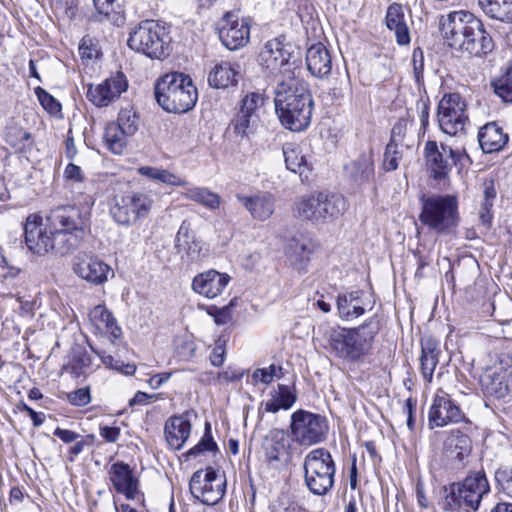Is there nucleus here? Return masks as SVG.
Segmentation results:
<instances>
[{"mask_svg":"<svg viewBox=\"0 0 512 512\" xmlns=\"http://www.w3.org/2000/svg\"><path fill=\"white\" fill-rule=\"evenodd\" d=\"M290 45L280 39L268 41L259 54L260 64L270 72L279 71L283 80L276 88L275 110L282 125L307 128L312 115V98L308 85L298 79L289 62Z\"/></svg>","mask_w":512,"mask_h":512,"instance_id":"obj_1","label":"nucleus"},{"mask_svg":"<svg viewBox=\"0 0 512 512\" xmlns=\"http://www.w3.org/2000/svg\"><path fill=\"white\" fill-rule=\"evenodd\" d=\"M439 25L447 44L457 51L480 57L494 49L493 39L482 21L468 11H452L443 15Z\"/></svg>","mask_w":512,"mask_h":512,"instance_id":"obj_2","label":"nucleus"},{"mask_svg":"<svg viewBox=\"0 0 512 512\" xmlns=\"http://www.w3.org/2000/svg\"><path fill=\"white\" fill-rule=\"evenodd\" d=\"M380 329V319L374 315L355 328L331 327L325 337L337 357L354 362L369 352Z\"/></svg>","mask_w":512,"mask_h":512,"instance_id":"obj_3","label":"nucleus"},{"mask_svg":"<svg viewBox=\"0 0 512 512\" xmlns=\"http://www.w3.org/2000/svg\"><path fill=\"white\" fill-rule=\"evenodd\" d=\"M158 104L167 112L185 113L198 99L197 88L189 75L170 72L160 77L154 87Z\"/></svg>","mask_w":512,"mask_h":512,"instance_id":"obj_4","label":"nucleus"},{"mask_svg":"<svg viewBox=\"0 0 512 512\" xmlns=\"http://www.w3.org/2000/svg\"><path fill=\"white\" fill-rule=\"evenodd\" d=\"M49 227L56 233V242L62 251L70 254L77 249L89 229L88 219L75 206H59L47 216Z\"/></svg>","mask_w":512,"mask_h":512,"instance_id":"obj_5","label":"nucleus"},{"mask_svg":"<svg viewBox=\"0 0 512 512\" xmlns=\"http://www.w3.org/2000/svg\"><path fill=\"white\" fill-rule=\"evenodd\" d=\"M346 208L342 195L322 191L299 197L293 211L297 218L318 224L338 218Z\"/></svg>","mask_w":512,"mask_h":512,"instance_id":"obj_6","label":"nucleus"},{"mask_svg":"<svg viewBox=\"0 0 512 512\" xmlns=\"http://www.w3.org/2000/svg\"><path fill=\"white\" fill-rule=\"evenodd\" d=\"M419 220L430 230L439 233H449L458 225V200L454 195L422 196Z\"/></svg>","mask_w":512,"mask_h":512,"instance_id":"obj_7","label":"nucleus"},{"mask_svg":"<svg viewBox=\"0 0 512 512\" xmlns=\"http://www.w3.org/2000/svg\"><path fill=\"white\" fill-rule=\"evenodd\" d=\"M128 46L151 59H164L169 55L170 38L164 26L155 20L141 21L130 32Z\"/></svg>","mask_w":512,"mask_h":512,"instance_id":"obj_8","label":"nucleus"},{"mask_svg":"<svg viewBox=\"0 0 512 512\" xmlns=\"http://www.w3.org/2000/svg\"><path fill=\"white\" fill-rule=\"evenodd\" d=\"M303 468L305 484L312 494L324 496L333 488L336 467L328 450L310 451L304 458Z\"/></svg>","mask_w":512,"mask_h":512,"instance_id":"obj_9","label":"nucleus"},{"mask_svg":"<svg viewBox=\"0 0 512 512\" xmlns=\"http://www.w3.org/2000/svg\"><path fill=\"white\" fill-rule=\"evenodd\" d=\"M153 206V199L147 193L130 191L114 195L110 201L109 213L120 226H130L146 218Z\"/></svg>","mask_w":512,"mask_h":512,"instance_id":"obj_10","label":"nucleus"},{"mask_svg":"<svg viewBox=\"0 0 512 512\" xmlns=\"http://www.w3.org/2000/svg\"><path fill=\"white\" fill-rule=\"evenodd\" d=\"M490 491L488 480L482 471L469 474L462 483L453 484L446 496V505L454 510L462 508L476 511L485 494Z\"/></svg>","mask_w":512,"mask_h":512,"instance_id":"obj_11","label":"nucleus"},{"mask_svg":"<svg viewBox=\"0 0 512 512\" xmlns=\"http://www.w3.org/2000/svg\"><path fill=\"white\" fill-rule=\"evenodd\" d=\"M329 425L325 416L303 409L291 415L290 432L292 439L301 446H311L323 442Z\"/></svg>","mask_w":512,"mask_h":512,"instance_id":"obj_12","label":"nucleus"},{"mask_svg":"<svg viewBox=\"0 0 512 512\" xmlns=\"http://www.w3.org/2000/svg\"><path fill=\"white\" fill-rule=\"evenodd\" d=\"M24 237L27 248L34 254L45 255L49 252L56 255H68L56 242V233L43 225V219L37 214H30L24 224Z\"/></svg>","mask_w":512,"mask_h":512,"instance_id":"obj_13","label":"nucleus"},{"mask_svg":"<svg viewBox=\"0 0 512 512\" xmlns=\"http://www.w3.org/2000/svg\"><path fill=\"white\" fill-rule=\"evenodd\" d=\"M189 489L192 496L205 505H216L225 495L226 481L213 468L193 473Z\"/></svg>","mask_w":512,"mask_h":512,"instance_id":"obj_14","label":"nucleus"},{"mask_svg":"<svg viewBox=\"0 0 512 512\" xmlns=\"http://www.w3.org/2000/svg\"><path fill=\"white\" fill-rule=\"evenodd\" d=\"M443 152L439 151L436 141H427L424 149V156L427 170L430 176L438 181L446 183L453 165H457L462 159L469 160L468 155H461L449 148L448 155L446 148L442 146Z\"/></svg>","mask_w":512,"mask_h":512,"instance_id":"obj_15","label":"nucleus"},{"mask_svg":"<svg viewBox=\"0 0 512 512\" xmlns=\"http://www.w3.org/2000/svg\"><path fill=\"white\" fill-rule=\"evenodd\" d=\"M485 392L498 399L506 397L512 386V358L504 356L488 367L480 377Z\"/></svg>","mask_w":512,"mask_h":512,"instance_id":"obj_16","label":"nucleus"},{"mask_svg":"<svg viewBox=\"0 0 512 512\" xmlns=\"http://www.w3.org/2000/svg\"><path fill=\"white\" fill-rule=\"evenodd\" d=\"M265 94L248 92L240 101L232 119L233 128H258L265 125Z\"/></svg>","mask_w":512,"mask_h":512,"instance_id":"obj_17","label":"nucleus"},{"mask_svg":"<svg viewBox=\"0 0 512 512\" xmlns=\"http://www.w3.org/2000/svg\"><path fill=\"white\" fill-rule=\"evenodd\" d=\"M73 272L91 285H102L108 281L109 276L113 277L111 267L100 258L80 253L73 259Z\"/></svg>","mask_w":512,"mask_h":512,"instance_id":"obj_18","label":"nucleus"},{"mask_svg":"<svg viewBox=\"0 0 512 512\" xmlns=\"http://www.w3.org/2000/svg\"><path fill=\"white\" fill-rule=\"evenodd\" d=\"M127 88L128 80L125 74L117 71L98 85H88L86 95L95 106L106 107L118 99Z\"/></svg>","mask_w":512,"mask_h":512,"instance_id":"obj_19","label":"nucleus"},{"mask_svg":"<svg viewBox=\"0 0 512 512\" xmlns=\"http://www.w3.org/2000/svg\"><path fill=\"white\" fill-rule=\"evenodd\" d=\"M465 414L451 397L439 389L433 399L428 415L430 429L443 427L450 423H459L464 420Z\"/></svg>","mask_w":512,"mask_h":512,"instance_id":"obj_20","label":"nucleus"},{"mask_svg":"<svg viewBox=\"0 0 512 512\" xmlns=\"http://www.w3.org/2000/svg\"><path fill=\"white\" fill-rule=\"evenodd\" d=\"M250 36V26L247 19L239 20L238 14L227 12L219 26V38L222 44L229 50L243 47Z\"/></svg>","mask_w":512,"mask_h":512,"instance_id":"obj_21","label":"nucleus"},{"mask_svg":"<svg viewBox=\"0 0 512 512\" xmlns=\"http://www.w3.org/2000/svg\"><path fill=\"white\" fill-rule=\"evenodd\" d=\"M108 474L117 493L123 494L128 500L143 499L139 489V479L128 464L122 461L115 462L111 465Z\"/></svg>","mask_w":512,"mask_h":512,"instance_id":"obj_22","label":"nucleus"},{"mask_svg":"<svg viewBox=\"0 0 512 512\" xmlns=\"http://www.w3.org/2000/svg\"><path fill=\"white\" fill-rule=\"evenodd\" d=\"M174 248L185 266H190L202 258V245L196 239L188 220L182 221L175 236Z\"/></svg>","mask_w":512,"mask_h":512,"instance_id":"obj_23","label":"nucleus"},{"mask_svg":"<svg viewBox=\"0 0 512 512\" xmlns=\"http://www.w3.org/2000/svg\"><path fill=\"white\" fill-rule=\"evenodd\" d=\"M440 128L458 126L461 128L468 123L466 104L457 93L446 94L440 100L437 113Z\"/></svg>","mask_w":512,"mask_h":512,"instance_id":"obj_24","label":"nucleus"},{"mask_svg":"<svg viewBox=\"0 0 512 512\" xmlns=\"http://www.w3.org/2000/svg\"><path fill=\"white\" fill-rule=\"evenodd\" d=\"M230 280L228 274L210 269L193 278L192 289L203 297L214 299L223 293Z\"/></svg>","mask_w":512,"mask_h":512,"instance_id":"obj_25","label":"nucleus"},{"mask_svg":"<svg viewBox=\"0 0 512 512\" xmlns=\"http://www.w3.org/2000/svg\"><path fill=\"white\" fill-rule=\"evenodd\" d=\"M362 290L343 291L337 295L336 307L338 316L344 321H352L362 316L367 307Z\"/></svg>","mask_w":512,"mask_h":512,"instance_id":"obj_26","label":"nucleus"},{"mask_svg":"<svg viewBox=\"0 0 512 512\" xmlns=\"http://www.w3.org/2000/svg\"><path fill=\"white\" fill-rule=\"evenodd\" d=\"M236 199L252 218L258 221L269 219L275 210V198L269 192H258L254 195L237 194Z\"/></svg>","mask_w":512,"mask_h":512,"instance_id":"obj_27","label":"nucleus"},{"mask_svg":"<svg viewBox=\"0 0 512 512\" xmlns=\"http://www.w3.org/2000/svg\"><path fill=\"white\" fill-rule=\"evenodd\" d=\"M308 71L317 78H326L332 70V58L326 46L320 42L312 44L306 52Z\"/></svg>","mask_w":512,"mask_h":512,"instance_id":"obj_28","label":"nucleus"},{"mask_svg":"<svg viewBox=\"0 0 512 512\" xmlns=\"http://www.w3.org/2000/svg\"><path fill=\"white\" fill-rule=\"evenodd\" d=\"M241 74V66L238 62L221 61L216 64L208 75V83L217 89H225L235 86Z\"/></svg>","mask_w":512,"mask_h":512,"instance_id":"obj_29","label":"nucleus"},{"mask_svg":"<svg viewBox=\"0 0 512 512\" xmlns=\"http://www.w3.org/2000/svg\"><path fill=\"white\" fill-rule=\"evenodd\" d=\"M191 433V423L184 416H171L164 425L167 444L174 450L183 447Z\"/></svg>","mask_w":512,"mask_h":512,"instance_id":"obj_30","label":"nucleus"},{"mask_svg":"<svg viewBox=\"0 0 512 512\" xmlns=\"http://www.w3.org/2000/svg\"><path fill=\"white\" fill-rule=\"evenodd\" d=\"M344 170L358 184L370 182L375 174L372 151L361 154L358 159L345 165Z\"/></svg>","mask_w":512,"mask_h":512,"instance_id":"obj_31","label":"nucleus"},{"mask_svg":"<svg viewBox=\"0 0 512 512\" xmlns=\"http://www.w3.org/2000/svg\"><path fill=\"white\" fill-rule=\"evenodd\" d=\"M421 352V373L426 381L431 382L441 352L439 341L432 337L422 339Z\"/></svg>","mask_w":512,"mask_h":512,"instance_id":"obj_32","label":"nucleus"},{"mask_svg":"<svg viewBox=\"0 0 512 512\" xmlns=\"http://www.w3.org/2000/svg\"><path fill=\"white\" fill-rule=\"evenodd\" d=\"M482 189V200L479 207V220L482 226L489 229L493 222V211L494 201L497 196L495 188V182L493 179H485L481 185Z\"/></svg>","mask_w":512,"mask_h":512,"instance_id":"obj_33","label":"nucleus"},{"mask_svg":"<svg viewBox=\"0 0 512 512\" xmlns=\"http://www.w3.org/2000/svg\"><path fill=\"white\" fill-rule=\"evenodd\" d=\"M271 398L263 403L266 412L276 413L279 410H288L296 402V394L292 387L279 384L277 390L270 392Z\"/></svg>","mask_w":512,"mask_h":512,"instance_id":"obj_34","label":"nucleus"},{"mask_svg":"<svg viewBox=\"0 0 512 512\" xmlns=\"http://www.w3.org/2000/svg\"><path fill=\"white\" fill-rule=\"evenodd\" d=\"M483 13L503 23H512V0H478Z\"/></svg>","mask_w":512,"mask_h":512,"instance_id":"obj_35","label":"nucleus"},{"mask_svg":"<svg viewBox=\"0 0 512 512\" xmlns=\"http://www.w3.org/2000/svg\"><path fill=\"white\" fill-rule=\"evenodd\" d=\"M89 319L98 330H105L115 338L120 336L121 329L117 326L112 313L104 305L95 306L89 313Z\"/></svg>","mask_w":512,"mask_h":512,"instance_id":"obj_36","label":"nucleus"},{"mask_svg":"<svg viewBox=\"0 0 512 512\" xmlns=\"http://www.w3.org/2000/svg\"><path fill=\"white\" fill-rule=\"evenodd\" d=\"M479 144L485 153H493L501 150L508 142V135L503 130H480L478 134Z\"/></svg>","mask_w":512,"mask_h":512,"instance_id":"obj_37","label":"nucleus"},{"mask_svg":"<svg viewBox=\"0 0 512 512\" xmlns=\"http://www.w3.org/2000/svg\"><path fill=\"white\" fill-rule=\"evenodd\" d=\"M137 172L151 180L158 181L171 186H186L187 182L181 177L171 173L167 169H160L151 166H142Z\"/></svg>","mask_w":512,"mask_h":512,"instance_id":"obj_38","label":"nucleus"},{"mask_svg":"<svg viewBox=\"0 0 512 512\" xmlns=\"http://www.w3.org/2000/svg\"><path fill=\"white\" fill-rule=\"evenodd\" d=\"M103 130L102 139L106 148L113 154L120 155L124 152L128 137L132 136V130Z\"/></svg>","mask_w":512,"mask_h":512,"instance_id":"obj_39","label":"nucleus"},{"mask_svg":"<svg viewBox=\"0 0 512 512\" xmlns=\"http://www.w3.org/2000/svg\"><path fill=\"white\" fill-rule=\"evenodd\" d=\"M184 196L196 201L210 210H216L220 206L221 198L218 194L203 187H189Z\"/></svg>","mask_w":512,"mask_h":512,"instance_id":"obj_40","label":"nucleus"},{"mask_svg":"<svg viewBox=\"0 0 512 512\" xmlns=\"http://www.w3.org/2000/svg\"><path fill=\"white\" fill-rule=\"evenodd\" d=\"M283 155L287 169L302 176L307 170V162L299 148L292 144H286L283 146Z\"/></svg>","mask_w":512,"mask_h":512,"instance_id":"obj_41","label":"nucleus"},{"mask_svg":"<svg viewBox=\"0 0 512 512\" xmlns=\"http://www.w3.org/2000/svg\"><path fill=\"white\" fill-rule=\"evenodd\" d=\"M287 436L284 431H275L271 435V439L264 445L265 457L268 462L280 460L281 453L285 450Z\"/></svg>","mask_w":512,"mask_h":512,"instance_id":"obj_42","label":"nucleus"},{"mask_svg":"<svg viewBox=\"0 0 512 512\" xmlns=\"http://www.w3.org/2000/svg\"><path fill=\"white\" fill-rule=\"evenodd\" d=\"M4 138L17 152H23L33 145V138L27 130H6Z\"/></svg>","mask_w":512,"mask_h":512,"instance_id":"obj_43","label":"nucleus"},{"mask_svg":"<svg viewBox=\"0 0 512 512\" xmlns=\"http://www.w3.org/2000/svg\"><path fill=\"white\" fill-rule=\"evenodd\" d=\"M492 86L495 94L503 102L512 103V66L508 67L498 79L493 81Z\"/></svg>","mask_w":512,"mask_h":512,"instance_id":"obj_44","label":"nucleus"},{"mask_svg":"<svg viewBox=\"0 0 512 512\" xmlns=\"http://www.w3.org/2000/svg\"><path fill=\"white\" fill-rule=\"evenodd\" d=\"M395 137L396 134L393 132L384 153L383 169L387 172L396 170L399 165V160L402 157L401 152L398 150V146L395 143Z\"/></svg>","mask_w":512,"mask_h":512,"instance_id":"obj_45","label":"nucleus"},{"mask_svg":"<svg viewBox=\"0 0 512 512\" xmlns=\"http://www.w3.org/2000/svg\"><path fill=\"white\" fill-rule=\"evenodd\" d=\"M34 92L39 103L48 113L52 115L60 113L61 104L50 93L39 86L34 89Z\"/></svg>","mask_w":512,"mask_h":512,"instance_id":"obj_46","label":"nucleus"},{"mask_svg":"<svg viewBox=\"0 0 512 512\" xmlns=\"http://www.w3.org/2000/svg\"><path fill=\"white\" fill-rule=\"evenodd\" d=\"M217 444L210 435V424L205 425V434L200 442L187 452L188 457H195L203 451H216Z\"/></svg>","mask_w":512,"mask_h":512,"instance_id":"obj_47","label":"nucleus"},{"mask_svg":"<svg viewBox=\"0 0 512 512\" xmlns=\"http://www.w3.org/2000/svg\"><path fill=\"white\" fill-rule=\"evenodd\" d=\"M227 342L228 336L224 334L220 335L215 341L214 347L209 357L210 362L214 367H220L223 365L225 361Z\"/></svg>","mask_w":512,"mask_h":512,"instance_id":"obj_48","label":"nucleus"},{"mask_svg":"<svg viewBox=\"0 0 512 512\" xmlns=\"http://www.w3.org/2000/svg\"><path fill=\"white\" fill-rule=\"evenodd\" d=\"M97 21L108 20L112 14L116 12L117 0H93Z\"/></svg>","mask_w":512,"mask_h":512,"instance_id":"obj_49","label":"nucleus"},{"mask_svg":"<svg viewBox=\"0 0 512 512\" xmlns=\"http://www.w3.org/2000/svg\"><path fill=\"white\" fill-rule=\"evenodd\" d=\"M90 364V356L84 351H79L73 354L68 366L71 372L78 377L84 373V370L88 368Z\"/></svg>","mask_w":512,"mask_h":512,"instance_id":"obj_50","label":"nucleus"},{"mask_svg":"<svg viewBox=\"0 0 512 512\" xmlns=\"http://www.w3.org/2000/svg\"><path fill=\"white\" fill-rule=\"evenodd\" d=\"M309 252V241L305 238H292L286 248V253L296 259H304Z\"/></svg>","mask_w":512,"mask_h":512,"instance_id":"obj_51","label":"nucleus"},{"mask_svg":"<svg viewBox=\"0 0 512 512\" xmlns=\"http://www.w3.org/2000/svg\"><path fill=\"white\" fill-rule=\"evenodd\" d=\"M139 116L133 108L121 109L117 118V128H137Z\"/></svg>","mask_w":512,"mask_h":512,"instance_id":"obj_52","label":"nucleus"},{"mask_svg":"<svg viewBox=\"0 0 512 512\" xmlns=\"http://www.w3.org/2000/svg\"><path fill=\"white\" fill-rule=\"evenodd\" d=\"M405 21L403 9L399 4H392L386 13V26L392 31Z\"/></svg>","mask_w":512,"mask_h":512,"instance_id":"obj_53","label":"nucleus"},{"mask_svg":"<svg viewBox=\"0 0 512 512\" xmlns=\"http://www.w3.org/2000/svg\"><path fill=\"white\" fill-rule=\"evenodd\" d=\"M99 49L94 40L89 36H84L79 45V54L83 60H92L99 56Z\"/></svg>","mask_w":512,"mask_h":512,"instance_id":"obj_54","label":"nucleus"},{"mask_svg":"<svg viewBox=\"0 0 512 512\" xmlns=\"http://www.w3.org/2000/svg\"><path fill=\"white\" fill-rule=\"evenodd\" d=\"M495 480L502 491L512 498V469L499 468L495 472Z\"/></svg>","mask_w":512,"mask_h":512,"instance_id":"obj_55","label":"nucleus"},{"mask_svg":"<svg viewBox=\"0 0 512 512\" xmlns=\"http://www.w3.org/2000/svg\"><path fill=\"white\" fill-rule=\"evenodd\" d=\"M67 400L74 406H85L91 401L90 390L85 387L72 391L67 394Z\"/></svg>","mask_w":512,"mask_h":512,"instance_id":"obj_56","label":"nucleus"},{"mask_svg":"<svg viewBox=\"0 0 512 512\" xmlns=\"http://www.w3.org/2000/svg\"><path fill=\"white\" fill-rule=\"evenodd\" d=\"M233 305L232 302H230L229 305L224 306L222 308H218L216 306H211L208 309V314L214 317V321L217 324H227L229 321L232 320V314H231V306Z\"/></svg>","mask_w":512,"mask_h":512,"instance_id":"obj_57","label":"nucleus"},{"mask_svg":"<svg viewBox=\"0 0 512 512\" xmlns=\"http://www.w3.org/2000/svg\"><path fill=\"white\" fill-rule=\"evenodd\" d=\"M20 273V269L9 264L6 257L0 255V278L3 281H11Z\"/></svg>","mask_w":512,"mask_h":512,"instance_id":"obj_58","label":"nucleus"},{"mask_svg":"<svg viewBox=\"0 0 512 512\" xmlns=\"http://www.w3.org/2000/svg\"><path fill=\"white\" fill-rule=\"evenodd\" d=\"M455 450H459L456 457L462 460L471 452V440L467 435H460L455 439Z\"/></svg>","mask_w":512,"mask_h":512,"instance_id":"obj_59","label":"nucleus"},{"mask_svg":"<svg viewBox=\"0 0 512 512\" xmlns=\"http://www.w3.org/2000/svg\"><path fill=\"white\" fill-rule=\"evenodd\" d=\"M64 178L67 181H71L75 184H80L84 181L82 169L73 163H69L66 166L64 170Z\"/></svg>","mask_w":512,"mask_h":512,"instance_id":"obj_60","label":"nucleus"},{"mask_svg":"<svg viewBox=\"0 0 512 512\" xmlns=\"http://www.w3.org/2000/svg\"><path fill=\"white\" fill-rule=\"evenodd\" d=\"M395 34L396 41L399 45H407L410 43V32L406 21L401 23L397 28L392 30Z\"/></svg>","mask_w":512,"mask_h":512,"instance_id":"obj_61","label":"nucleus"},{"mask_svg":"<svg viewBox=\"0 0 512 512\" xmlns=\"http://www.w3.org/2000/svg\"><path fill=\"white\" fill-rule=\"evenodd\" d=\"M18 408H19V410L25 411L28 413V415L32 419L33 425L35 427H40L43 424V422H44L43 414L36 412L35 410H33L31 407H29L27 404H25L23 402L18 405Z\"/></svg>","mask_w":512,"mask_h":512,"instance_id":"obj_62","label":"nucleus"},{"mask_svg":"<svg viewBox=\"0 0 512 512\" xmlns=\"http://www.w3.org/2000/svg\"><path fill=\"white\" fill-rule=\"evenodd\" d=\"M54 436L60 438L64 443H72L78 440L81 436L71 430L68 429H62V428H56L54 431Z\"/></svg>","mask_w":512,"mask_h":512,"instance_id":"obj_63","label":"nucleus"},{"mask_svg":"<svg viewBox=\"0 0 512 512\" xmlns=\"http://www.w3.org/2000/svg\"><path fill=\"white\" fill-rule=\"evenodd\" d=\"M100 435L107 442L114 443L120 436V429L118 427L105 426L100 428Z\"/></svg>","mask_w":512,"mask_h":512,"instance_id":"obj_64","label":"nucleus"}]
</instances>
